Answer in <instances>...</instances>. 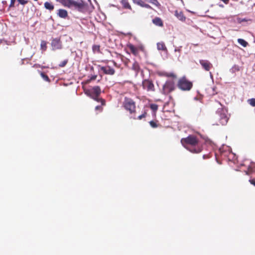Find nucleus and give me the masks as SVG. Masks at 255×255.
Wrapping results in <instances>:
<instances>
[{"label": "nucleus", "instance_id": "nucleus-20", "mask_svg": "<svg viewBox=\"0 0 255 255\" xmlns=\"http://www.w3.org/2000/svg\"><path fill=\"white\" fill-rule=\"evenodd\" d=\"M131 68L133 70L135 71L136 72H138L140 69L138 63L137 62L135 61L132 64Z\"/></svg>", "mask_w": 255, "mask_h": 255}, {"label": "nucleus", "instance_id": "nucleus-34", "mask_svg": "<svg viewBox=\"0 0 255 255\" xmlns=\"http://www.w3.org/2000/svg\"><path fill=\"white\" fill-rule=\"evenodd\" d=\"M146 115V112H144L143 114H142V115L139 116L138 117H137V119L138 120H141L142 118H145V116Z\"/></svg>", "mask_w": 255, "mask_h": 255}, {"label": "nucleus", "instance_id": "nucleus-2", "mask_svg": "<svg viewBox=\"0 0 255 255\" xmlns=\"http://www.w3.org/2000/svg\"><path fill=\"white\" fill-rule=\"evenodd\" d=\"M60 2L65 6L74 9L80 12H84L86 9V4L82 0L79 2L74 0H60Z\"/></svg>", "mask_w": 255, "mask_h": 255}, {"label": "nucleus", "instance_id": "nucleus-33", "mask_svg": "<svg viewBox=\"0 0 255 255\" xmlns=\"http://www.w3.org/2000/svg\"><path fill=\"white\" fill-rule=\"evenodd\" d=\"M97 77V76L96 75H92L91 77V78H90V79L88 80V82H89L91 81H94V80H96Z\"/></svg>", "mask_w": 255, "mask_h": 255}, {"label": "nucleus", "instance_id": "nucleus-19", "mask_svg": "<svg viewBox=\"0 0 255 255\" xmlns=\"http://www.w3.org/2000/svg\"><path fill=\"white\" fill-rule=\"evenodd\" d=\"M44 7L49 10H52L54 9V5L51 2L48 1L44 3Z\"/></svg>", "mask_w": 255, "mask_h": 255}, {"label": "nucleus", "instance_id": "nucleus-17", "mask_svg": "<svg viewBox=\"0 0 255 255\" xmlns=\"http://www.w3.org/2000/svg\"><path fill=\"white\" fill-rule=\"evenodd\" d=\"M255 171V164L253 162L251 163V165L248 167V170L245 171L246 175H249L250 172Z\"/></svg>", "mask_w": 255, "mask_h": 255}, {"label": "nucleus", "instance_id": "nucleus-46", "mask_svg": "<svg viewBox=\"0 0 255 255\" xmlns=\"http://www.w3.org/2000/svg\"><path fill=\"white\" fill-rule=\"evenodd\" d=\"M210 76L211 78H212V79L213 78V75L211 72H210Z\"/></svg>", "mask_w": 255, "mask_h": 255}, {"label": "nucleus", "instance_id": "nucleus-43", "mask_svg": "<svg viewBox=\"0 0 255 255\" xmlns=\"http://www.w3.org/2000/svg\"><path fill=\"white\" fill-rule=\"evenodd\" d=\"M219 151L221 153H222L224 152V149H223V147H220L219 148Z\"/></svg>", "mask_w": 255, "mask_h": 255}, {"label": "nucleus", "instance_id": "nucleus-9", "mask_svg": "<svg viewBox=\"0 0 255 255\" xmlns=\"http://www.w3.org/2000/svg\"><path fill=\"white\" fill-rule=\"evenodd\" d=\"M51 45L52 50L61 49L62 47V43L59 38H52Z\"/></svg>", "mask_w": 255, "mask_h": 255}, {"label": "nucleus", "instance_id": "nucleus-42", "mask_svg": "<svg viewBox=\"0 0 255 255\" xmlns=\"http://www.w3.org/2000/svg\"><path fill=\"white\" fill-rule=\"evenodd\" d=\"M203 159H206V158H209V156H208V155L204 154V155H203Z\"/></svg>", "mask_w": 255, "mask_h": 255}, {"label": "nucleus", "instance_id": "nucleus-16", "mask_svg": "<svg viewBox=\"0 0 255 255\" xmlns=\"http://www.w3.org/2000/svg\"><path fill=\"white\" fill-rule=\"evenodd\" d=\"M128 47L130 50L131 52L134 55H136L138 54L137 49L132 44H128Z\"/></svg>", "mask_w": 255, "mask_h": 255}, {"label": "nucleus", "instance_id": "nucleus-30", "mask_svg": "<svg viewBox=\"0 0 255 255\" xmlns=\"http://www.w3.org/2000/svg\"><path fill=\"white\" fill-rule=\"evenodd\" d=\"M149 124L150 126L153 128H156L157 127V125L156 124V123L153 121H151L150 122H149Z\"/></svg>", "mask_w": 255, "mask_h": 255}, {"label": "nucleus", "instance_id": "nucleus-45", "mask_svg": "<svg viewBox=\"0 0 255 255\" xmlns=\"http://www.w3.org/2000/svg\"><path fill=\"white\" fill-rule=\"evenodd\" d=\"M166 76H168V77H169V76H170V77H173V76H174V74H173V73H171V74H170L169 75H167H167H166Z\"/></svg>", "mask_w": 255, "mask_h": 255}, {"label": "nucleus", "instance_id": "nucleus-41", "mask_svg": "<svg viewBox=\"0 0 255 255\" xmlns=\"http://www.w3.org/2000/svg\"><path fill=\"white\" fill-rule=\"evenodd\" d=\"M101 109H102V107L100 106H97L95 107V110H101Z\"/></svg>", "mask_w": 255, "mask_h": 255}, {"label": "nucleus", "instance_id": "nucleus-32", "mask_svg": "<svg viewBox=\"0 0 255 255\" xmlns=\"http://www.w3.org/2000/svg\"><path fill=\"white\" fill-rule=\"evenodd\" d=\"M93 50L96 51L97 50L98 51H100V46L94 45L93 46Z\"/></svg>", "mask_w": 255, "mask_h": 255}, {"label": "nucleus", "instance_id": "nucleus-23", "mask_svg": "<svg viewBox=\"0 0 255 255\" xmlns=\"http://www.w3.org/2000/svg\"><path fill=\"white\" fill-rule=\"evenodd\" d=\"M46 44L47 43L45 41L42 40L40 44L41 49L43 51H45L47 48Z\"/></svg>", "mask_w": 255, "mask_h": 255}, {"label": "nucleus", "instance_id": "nucleus-31", "mask_svg": "<svg viewBox=\"0 0 255 255\" xmlns=\"http://www.w3.org/2000/svg\"><path fill=\"white\" fill-rule=\"evenodd\" d=\"M17 1L20 4L23 5H24L28 2V1L26 0H17Z\"/></svg>", "mask_w": 255, "mask_h": 255}, {"label": "nucleus", "instance_id": "nucleus-38", "mask_svg": "<svg viewBox=\"0 0 255 255\" xmlns=\"http://www.w3.org/2000/svg\"><path fill=\"white\" fill-rule=\"evenodd\" d=\"M144 4H145V3L141 0H140L139 3L138 4V5H139L140 6L143 7Z\"/></svg>", "mask_w": 255, "mask_h": 255}, {"label": "nucleus", "instance_id": "nucleus-36", "mask_svg": "<svg viewBox=\"0 0 255 255\" xmlns=\"http://www.w3.org/2000/svg\"><path fill=\"white\" fill-rule=\"evenodd\" d=\"M34 67H41L42 69H44V68L48 67L43 66H41L39 64H35L34 65Z\"/></svg>", "mask_w": 255, "mask_h": 255}, {"label": "nucleus", "instance_id": "nucleus-44", "mask_svg": "<svg viewBox=\"0 0 255 255\" xmlns=\"http://www.w3.org/2000/svg\"><path fill=\"white\" fill-rule=\"evenodd\" d=\"M225 3H228L230 0H222Z\"/></svg>", "mask_w": 255, "mask_h": 255}, {"label": "nucleus", "instance_id": "nucleus-27", "mask_svg": "<svg viewBox=\"0 0 255 255\" xmlns=\"http://www.w3.org/2000/svg\"><path fill=\"white\" fill-rule=\"evenodd\" d=\"M68 59H65L64 60V61H63L62 62H61L59 64V66L60 67H64L66 66V65L67 64V63H68Z\"/></svg>", "mask_w": 255, "mask_h": 255}, {"label": "nucleus", "instance_id": "nucleus-29", "mask_svg": "<svg viewBox=\"0 0 255 255\" xmlns=\"http://www.w3.org/2000/svg\"><path fill=\"white\" fill-rule=\"evenodd\" d=\"M181 48H182L181 46H180L179 47H175V48L174 51L175 52H178L179 53V55L177 56H178V58H179V57L180 56V52H181Z\"/></svg>", "mask_w": 255, "mask_h": 255}, {"label": "nucleus", "instance_id": "nucleus-3", "mask_svg": "<svg viewBox=\"0 0 255 255\" xmlns=\"http://www.w3.org/2000/svg\"><path fill=\"white\" fill-rule=\"evenodd\" d=\"M84 93L88 97L94 99L98 102H101L102 105H104L105 101L102 99L99 98L101 93V90L99 86L93 87L91 89H86L84 90Z\"/></svg>", "mask_w": 255, "mask_h": 255}, {"label": "nucleus", "instance_id": "nucleus-18", "mask_svg": "<svg viewBox=\"0 0 255 255\" xmlns=\"http://www.w3.org/2000/svg\"><path fill=\"white\" fill-rule=\"evenodd\" d=\"M121 2L125 8L131 9V6L129 4L128 0H122Z\"/></svg>", "mask_w": 255, "mask_h": 255}, {"label": "nucleus", "instance_id": "nucleus-49", "mask_svg": "<svg viewBox=\"0 0 255 255\" xmlns=\"http://www.w3.org/2000/svg\"><path fill=\"white\" fill-rule=\"evenodd\" d=\"M57 1H59L60 2V0H56Z\"/></svg>", "mask_w": 255, "mask_h": 255}, {"label": "nucleus", "instance_id": "nucleus-21", "mask_svg": "<svg viewBox=\"0 0 255 255\" xmlns=\"http://www.w3.org/2000/svg\"><path fill=\"white\" fill-rule=\"evenodd\" d=\"M238 42L244 47H246L248 44V43L246 40L242 38H239L238 39Z\"/></svg>", "mask_w": 255, "mask_h": 255}, {"label": "nucleus", "instance_id": "nucleus-24", "mask_svg": "<svg viewBox=\"0 0 255 255\" xmlns=\"http://www.w3.org/2000/svg\"><path fill=\"white\" fill-rule=\"evenodd\" d=\"M239 70V66L236 65H234L230 69V72H231L232 73H235L236 71H238Z\"/></svg>", "mask_w": 255, "mask_h": 255}, {"label": "nucleus", "instance_id": "nucleus-4", "mask_svg": "<svg viewBox=\"0 0 255 255\" xmlns=\"http://www.w3.org/2000/svg\"><path fill=\"white\" fill-rule=\"evenodd\" d=\"M227 111L224 109H218L216 113V118L219 120V124L216 123L215 125H219L221 124L223 126L226 125L228 121V118L227 116ZM215 124H213L214 125Z\"/></svg>", "mask_w": 255, "mask_h": 255}, {"label": "nucleus", "instance_id": "nucleus-6", "mask_svg": "<svg viewBox=\"0 0 255 255\" xmlns=\"http://www.w3.org/2000/svg\"><path fill=\"white\" fill-rule=\"evenodd\" d=\"M175 83L172 80H167L163 85L161 93L164 95H167L174 90Z\"/></svg>", "mask_w": 255, "mask_h": 255}, {"label": "nucleus", "instance_id": "nucleus-10", "mask_svg": "<svg viewBox=\"0 0 255 255\" xmlns=\"http://www.w3.org/2000/svg\"><path fill=\"white\" fill-rule=\"evenodd\" d=\"M98 67H99L100 69L105 74L113 75L115 73V69L109 66H101L98 65Z\"/></svg>", "mask_w": 255, "mask_h": 255}, {"label": "nucleus", "instance_id": "nucleus-5", "mask_svg": "<svg viewBox=\"0 0 255 255\" xmlns=\"http://www.w3.org/2000/svg\"><path fill=\"white\" fill-rule=\"evenodd\" d=\"M178 87L182 91H189L192 87V83L183 77L178 81Z\"/></svg>", "mask_w": 255, "mask_h": 255}, {"label": "nucleus", "instance_id": "nucleus-26", "mask_svg": "<svg viewBox=\"0 0 255 255\" xmlns=\"http://www.w3.org/2000/svg\"><path fill=\"white\" fill-rule=\"evenodd\" d=\"M150 108L153 111L156 112L158 109V106L155 104L150 105Z\"/></svg>", "mask_w": 255, "mask_h": 255}, {"label": "nucleus", "instance_id": "nucleus-48", "mask_svg": "<svg viewBox=\"0 0 255 255\" xmlns=\"http://www.w3.org/2000/svg\"><path fill=\"white\" fill-rule=\"evenodd\" d=\"M242 21H246L247 20H246V19H243V20H242Z\"/></svg>", "mask_w": 255, "mask_h": 255}, {"label": "nucleus", "instance_id": "nucleus-47", "mask_svg": "<svg viewBox=\"0 0 255 255\" xmlns=\"http://www.w3.org/2000/svg\"><path fill=\"white\" fill-rule=\"evenodd\" d=\"M2 3H3V4H5V3H6V1H5V0L2 1Z\"/></svg>", "mask_w": 255, "mask_h": 255}, {"label": "nucleus", "instance_id": "nucleus-14", "mask_svg": "<svg viewBox=\"0 0 255 255\" xmlns=\"http://www.w3.org/2000/svg\"><path fill=\"white\" fill-rule=\"evenodd\" d=\"M152 22L157 26H162L163 22L160 17H156L152 19Z\"/></svg>", "mask_w": 255, "mask_h": 255}, {"label": "nucleus", "instance_id": "nucleus-37", "mask_svg": "<svg viewBox=\"0 0 255 255\" xmlns=\"http://www.w3.org/2000/svg\"><path fill=\"white\" fill-rule=\"evenodd\" d=\"M143 7H145L148 9L152 8V7L148 4H146V3H145V4H144Z\"/></svg>", "mask_w": 255, "mask_h": 255}, {"label": "nucleus", "instance_id": "nucleus-15", "mask_svg": "<svg viewBox=\"0 0 255 255\" xmlns=\"http://www.w3.org/2000/svg\"><path fill=\"white\" fill-rule=\"evenodd\" d=\"M157 49L158 50H162L164 51H167V48L163 42H158L157 43Z\"/></svg>", "mask_w": 255, "mask_h": 255}, {"label": "nucleus", "instance_id": "nucleus-8", "mask_svg": "<svg viewBox=\"0 0 255 255\" xmlns=\"http://www.w3.org/2000/svg\"><path fill=\"white\" fill-rule=\"evenodd\" d=\"M142 85L144 89L146 90L147 91H154V86L153 82L148 80L144 79L143 80Z\"/></svg>", "mask_w": 255, "mask_h": 255}, {"label": "nucleus", "instance_id": "nucleus-40", "mask_svg": "<svg viewBox=\"0 0 255 255\" xmlns=\"http://www.w3.org/2000/svg\"><path fill=\"white\" fill-rule=\"evenodd\" d=\"M140 0H132L133 2L134 3H136L137 4H138Z\"/></svg>", "mask_w": 255, "mask_h": 255}, {"label": "nucleus", "instance_id": "nucleus-22", "mask_svg": "<svg viewBox=\"0 0 255 255\" xmlns=\"http://www.w3.org/2000/svg\"><path fill=\"white\" fill-rule=\"evenodd\" d=\"M38 72L40 73L41 76L42 77V78L45 81H47V82H50V79L49 78L48 76L46 75L44 73L42 72H41L40 71H38Z\"/></svg>", "mask_w": 255, "mask_h": 255}, {"label": "nucleus", "instance_id": "nucleus-51", "mask_svg": "<svg viewBox=\"0 0 255 255\" xmlns=\"http://www.w3.org/2000/svg\"><path fill=\"white\" fill-rule=\"evenodd\" d=\"M91 70H93V67L91 68Z\"/></svg>", "mask_w": 255, "mask_h": 255}, {"label": "nucleus", "instance_id": "nucleus-11", "mask_svg": "<svg viewBox=\"0 0 255 255\" xmlns=\"http://www.w3.org/2000/svg\"><path fill=\"white\" fill-rule=\"evenodd\" d=\"M199 63L202 68L207 71H209L213 67L212 64L208 60H200Z\"/></svg>", "mask_w": 255, "mask_h": 255}, {"label": "nucleus", "instance_id": "nucleus-35", "mask_svg": "<svg viewBox=\"0 0 255 255\" xmlns=\"http://www.w3.org/2000/svg\"><path fill=\"white\" fill-rule=\"evenodd\" d=\"M15 1H16V0H10V3L9 6V7L14 6V3H15Z\"/></svg>", "mask_w": 255, "mask_h": 255}, {"label": "nucleus", "instance_id": "nucleus-25", "mask_svg": "<svg viewBox=\"0 0 255 255\" xmlns=\"http://www.w3.org/2000/svg\"><path fill=\"white\" fill-rule=\"evenodd\" d=\"M147 0L149 2L156 5L157 7H158L160 5V4L157 1V0Z\"/></svg>", "mask_w": 255, "mask_h": 255}, {"label": "nucleus", "instance_id": "nucleus-12", "mask_svg": "<svg viewBox=\"0 0 255 255\" xmlns=\"http://www.w3.org/2000/svg\"><path fill=\"white\" fill-rule=\"evenodd\" d=\"M175 16L180 21H185L186 20V17L182 11H178L177 10H175Z\"/></svg>", "mask_w": 255, "mask_h": 255}, {"label": "nucleus", "instance_id": "nucleus-39", "mask_svg": "<svg viewBox=\"0 0 255 255\" xmlns=\"http://www.w3.org/2000/svg\"><path fill=\"white\" fill-rule=\"evenodd\" d=\"M250 183L255 186V179H251L250 180Z\"/></svg>", "mask_w": 255, "mask_h": 255}, {"label": "nucleus", "instance_id": "nucleus-52", "mask_svg": "<svg viewBox=\"0 0 255 255\" xmlns=\"http://www.w3.org/2000/svg\"><path fill=\"white\" fill-rule=\"evenodd\" d=\"M181 1L182 2H183V0H181Z\"/></svg>", "mask_w": 255, "mask_h": 255}, {"label": "nucleus", "instance_id": "nucleus-7", "mask_svg": "<svg viewBox=\"0 0 255 255\" xmlns=\"http://www.w3.org/2000/svg\"><path fill=\"white\" fill-rule=\"evenodd\" d=\"M124 104L125 109L129 111L131 114L134 112L135 108V103L132 99L126 98Z\"/></svg>", "mask_w": 255, "mask_h": 255}, {"label": "nucleus", "instance_id": "nucleus-50", "mask_svg": "<svg viewBox=\"0 0 255 255\" xmlns=\"http://www.w3.org/2000/svg\"><path fill=\"white\" fill-rule=\"evenodd\" d=\"M226 148H229V147H228V146H226Z\"/></svg>", "mask_w": 255, "mask_h": 255}, {"label": "nucleus", "instance_id": "nucleus-13", "mask_svg": "<svg viewBox=\"0 0 255 255\" xmlns=\"http://www.w3.org/2000/svg\"><path fill=\"white\" fill-rule=\"evenodd\" d=\"M58 11L57 15L60 18H66L68 17V12L66 10L64 9H59Z\"/></svg>", "mask_w": 255, "mask_h": 255}, {"label": "nucleus", "instance_id": "nucleus-1", "mask_svg": "<svg viewBox=\"0 0 255 255\" xmlns=\"http://www.w3.org/2000/svg\"><path fill=\"white\" fill-rule=\"evenodd\" d=\"M181 142L185 148L192 153H198L202 150L200 147L198 146V140L194 135H190L186 138H182Z\"/></svg>", "mask_w": 255, "mask_h": 255}, {"label": "nucleus", "instance_id": "nucleus-28", "mask_svg": "<svg viewBox=\"0 0 255 255\" xmlns=\"http://www.w3.org/2000/svg\"><path fill=\"white\" fill-rule=\"evenodd\" d=\"M248 103L253 107H255V99L252 98L248 100Z\"/></svg>", "mask_w": 255, "mask_h": 255}]
</instances>
